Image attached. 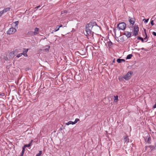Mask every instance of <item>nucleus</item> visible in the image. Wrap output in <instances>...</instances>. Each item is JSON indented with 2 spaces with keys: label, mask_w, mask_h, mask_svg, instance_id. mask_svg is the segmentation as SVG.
Instances as JSON below:
<instances>
[{
  "label": "nucleus",
  "mask_w": 156,
  "mask_h": 156,
  "mask_svg": "<svg viewBox=\"0 0 156 156\" xmlns=\"http://www.w3.org/2000/svg\"><path fill=\"white\" fill-rule=\"evenodd\" d=\"M99 27L95 22H90L86 25V32L89 36L93 35V31H95Z\"/></svg>",
  "instance_id": "f257e3e1"
},
{
  "label": "nucleus",
  "mask_w": 156,
  "mask_h": 156,
  "mask_svg": "<svg viewBox=\"0 0 156 156\" xmlns=\"http://www.w3.org/2000/svg\"><path fill=\"white\" fill-rule=\"evenodd\" d=\"M126 24L124 22H122L118 24L117 27L119 30H124L126 28Z\"/></svg>",
  "instance_id": "f03ea898"
},
{
  "label": "nucleus",
  "mask_w": 156,
  "mask_h": 156,
  "mask_svg": "<svg viewBox=\"0 0 156 156\" xmlns=\"http://www.w3.org/2000/svg\"><path fill=\"white\" fill-rule=\"evenodd\" d=\"M133 72L131 71L128 72L123 77V78L126 80H128L130 78Z\"/></svg>",
  "instance_id": "7ed1b4c3"
},
{
  "label": "nucleus",
  "mask_w": 156,
  "mask_h": 156,
  "mask_svg": "<svg viewBox=\"0 0 156 156\" xmlns=\"http://www.w3.org/2000/svg\"><path fill=\"white\" fill-rule=\"evenodd\" d=\"M16 30L13 28H10L9 30L7 31V33L8 34H13L16 32Z\"/></svg>",
  "instance_id": "20e7f679"
},
{
  "label": "nucleus",
  "mask_w": 156,
  "mask_h": 156,
  "mask_svg": "<svg viewBox=\"0 0 156 156\" xmlns=\"http://www.w3.org/2000/svg\"><path fill=\"white\" fill-rule=\"evenodd\" d=\"M139 31V27L137 26H135L134 27L133 35L136 36L138 35V32Z\"/></svg>",
  "instance_id": "39448f33"
},
{
  "label": "nucleus",
  "mask_w": 156,
  "mask_h": 156,
  "mask_svg": "<svg viewBox=\"0 0 156 156\" xmlns=\"http://www.w3.org/2000/svg\"><path fill=\"white\" fill-rule=\"evenodd\" d=\"M145 142L149 144L150 143L151 138L150 135H148L144 138Z\"/></svg>",
  "instance_id": "423d86ee"
},
{
  "label": "nucleus",
  "mask_w": 156,
  "mask_h": 156,
  "mask_svg": "<svg viewBox=\"0 0 156 156\" xmlns=\"http://www.w3.org/2000/svg\"><path fill=\"white\" fill-rule=\"evenodd\" d=\"M123 141L124 142V143H127L129 142V140L128 138V136H126L124 137L123 139Z\"/></svg>",
  "instance_id": "0eeeda50"
},
{
  "label": "nucleus",
  "mask_w": 156,
  "mask_h": 156,
  "mask_svg": "<svg viewBox=\"0 0 156 156\" xmlns=\"http://www.w3.org/2000/svg\"><path fill=\"white\" fill-rule=\"evenodd\" d=\"M124 35H126L128 38H129L130 37L131 34L129 32L126 31L124 33Z\"/></svg>",
  "instance_id": "6e6552de"
},
{
  "label": "nucleus",
  "mask_w": 156,
  "mask_h": 156,
  "mask_svg": "<svg viewBox=\"0 0 156 156\" xmlns=\"http://www.w3.org/2000/svg\"><path fill=\"white\" fill-rule=\"evenodd\" d=\"M154 147L153 146H149L145 147V150H146L147 148H150L151 150V151L153 150L154 149Z\"/></svg>",
  "instance_id": "1a4fd4ad"
},
{
  "label": "nucleus",
  "mask_w": 156,
  "mask_h": 156,
  "mask_svg": "<svg viewBox=\"0 0 156 156\" xmlns=\"http://www.w3.org/2000/svg\"><path fill=\"white\" fill-rule=\"evenodd\" d=\"M39 31V28L37 27H36L34 29V35H37L38 34V32Z\"/></svg>",
  "instance_id": "9d476101"
},
{
  "label": "nucleus",
  "mask_w": 156,
  "mask_h": 156,
  "mask_svg": "<svg viewBox=\"0 0 156 156\" xmlns=\"http://www.w3.org/2000/svg\"><path fill=\"white\" fill-rule=\"evenodd\" d=\"M117 62L119 63H120L122 62H124L125 60L124 59L118 58L117 60Z\"/></svg>",
  "instance_id": "9b49d317"
},
{
  "label": "nucleus",
  "mask_w": 156,
  "mask_h": 156,
  "mask_svg": "<svg viewBox=\"0 0 156 156\" xmlns=\"http://www.w3.org/2000/svg\"><path fill=\"white\" fill-rule=\"evenodd\" d=\"M62 27V25H61L60 26H59L58 25L57 26V27H56V28H57V27H58L57 29H55L54 30H53V32H56V31H58L59 30V28Z\"/></svg>",
  "instance_id": "f8f14e48"
},
{
  "label": "nucleus",
  "mask_w": 156,
  "mask_h": 156,
  "mask_svg": "<svg viewBox=\"0 0 156 156\" xmlns=\"http://www.w3.org/2000/svg\"><path fill=\"white\" fill-rule=\"evenodd\" d=\"M10 9V8H9V7L6 8H5L3 9V11L5 12H7Z\"/></svg>",
  "instance_id": "ddd939ff"
},
{
  "label": "nucleus",
  "mask_w": 156,
  "mask_h": 156,
  "mask_svg": "<svg viewBox=\"0 0 156 156\" xmlns=\"http://www.w3.org/2000/svg\"><path fill=\"white\" fill-rule=\"evenodd\" d=\"M9 55L11 57H14L15 56L14 52L12 51L9 54Z\"/></svg>",
  "instance_id": "4468645a"
},
{
  "label": "nucleus",
  "mask_w": 156,
  "mask_h": 156,
  "mask_svg": "<svg viewBox=\"0 0 156 156\" xmlns=\"http://www.w3.org/2000/svg\"><path fill=\"white\" fill-rule=\"evenodd\" d=\"M132 56V54H129L128 55L126 58V59H129L131 58Z\"/></svg>",
  "instance_id": "2eb2a0df"
},
{
  "label": "nucleus",
  "mask_w": 156,
  "mask_h": 156,
  "mask_svg": "<svg viewBox=\"0 0 156 156\" xmlns=\"http://www.w3.org/2000/svg\"><path fill=\"white\" fill-rule=\"evenodd\" d=\"M129 22L131 24H132V25H133V24L135 23V22L134 21H133V20H132V19H129Z\"/></svg>",
  "instance_id": "dca6fc26"
},
{
  "label": "nucleus",
  "mask_w": 156,
  "mask_h": 156,
  "mask_svg": "<svg viewBox=\"0 0 156 156\" xmlns=\"http://www.w3.org/2000/svg\"><path fill=\"white\" fill-rule=\"evenodd\" d=\"M118 100V96L116 95L114 96V102H116Z\"/></svg>",
  "instance_id": "f3484780"
},
{
  "label": "nucleus",
  "mask_w": 156,
  "mask_h": 156,
  "mask_svg": "<svg viewBox=\"0 0 156 156\" xmlns=\"http://www.w3.org/2000/svg\"><path fill=\"white\" fill-rule=\"evenodd\" d=\"M28 34H29L30 35H34V32L33 31H31L28 32Z\"/></svg>",
  "instance_id": "a211bd4d"
},
{
  "label": "nucleus",
  "mask_w": 156,
  "mask_h": 156,
  "mask_svg": "<svg viewBox=\"0 0 156 156\" xmlns=\"http://www.w3.org/2000/svg\"><path fill=\"white\" fill-rule=\"evenodd\" d=\"M67 12L66 11L64 10L63 12V11L62 12L61 15H62V16H64V15H63V14L64 13L66 14V13H67Z\"/></svg>",
  "instance_id": "6ab92c4d"
},
{
  "label": "nucleus",
  "mask_w": 156,
  "mask_h": 156,
  "mask_svg": "<svg viewBox=\"0 0 156 156\" xmlns=\"http://www.w3.org/2000/svg\"><path fill=\"white\" fill-rule=\"evenodd\" d=\"M144 31L145 32V33L146 35V37L144 39V40H146L147 39V34L146 33V31L145 29H144Z\"/></svg>",
  "instance_id": "aec40b11"
},
{
  "label": "nucleus",
  "mask_w": 156,
  "mask_h": 156,
  "mask_svg": "<svg viewBox=\"0 0 156 156\" xmlns=\"http://www.w3.org/2000/svg\"><path fill=\"white\" fill-rule=\"evenodd\" d=\"M42 153V151H39V153L38 154H37L36 155V156H40L41 154Z\"/></svg>",
  "instance_id": "412c9836"
},
{
  "label": "nucleus",
  "mask_w": 156,
  "mask_h": 156,
  "mask_svg": "<svg viewBox=\"0 0 156 156\" xmlns=\"http://www.w3.org/2000/svg\"><path fill=\"white\" fill-rule=\"evenodd\" d=\"M47 47H48V48H47L44 49V51H48L50 48V46H47Z\"/></svg>",
  "instance_id": "4be33fe9"
},
{
  "label": "nucleus",
  "mask_w": 156,
  "mask_h": 156,
  "mask_svg": "<svg viewBox=\"0 0 156 156\" xmlns=\"http://www.w3.org/2000/svg\"><path fill=\"white\" fill-rule=\"evenodd\" d=\"M31 146L30 145V144H25V145L23 146L25 147H30V146Z\"/></svg>",
  "instance_id": "5701e85b"
},
{
  "label": "nucleus",
  "mask_w": 156,
  "mask_h": 156,
  "mask_svg": "<svg viewBox=\"0 0 156 156\" xmlns=\"http://www.w3.org/2000/svg\"><path fill=\"white\" fill-rule=\"evenodd\" d=\"M137 38L138 39L142 41V42H144V39L143 38H142L141 37H138Z\"/></svg>",
  "instance_id": "b1692460"
},
{
  "label": "nucleus",
  "mask_w": 156,
  "mask_h": 156,
  "mask_svg": "<svg viewBox=\"0 0 156 156\" xmlns=\"http://www.w3.org/2000/svg\"><path fill=\"white\" fill-rule=\"evenodd\" d=\"M23 54L22 53H20L17 55L16 57L18 58H19L20 57H21L23 55Z\"/></svg>",
  "instance_id": "393cba45"
},
{
  "label": "nucleus",
  "mask_w": 156,
  "mask_h": 156,
  "mask_svg": "<svg viewBox=\"0 0 156 156\" xmlns=\"http://www.w3.org/2000/svg\"><path fill=\"white\" fill-rule=\"evenodd\" d=\"M24 51L23 52L27 53L28 50V49L24 48Z\"/></svg>",
  "instance_id": "a878e982"
},
{
  "label": "nucleus",
  "mask_w": 156,
  "mask_h": 156,
  "mask_svg": "<svg viewBox=\"0 0 156 156\" xmlns=\"http://www.w3.org/2000/svg\"><path fill=\"white\" fill-rule=\"evenodd\" d=\"M19 23V22L18 21H16L14 22V23L15 24V26H18Z\"/></svg>",
  "instance_id": "bb28decb"
},
{
  "label": "nucleus",
  "mask_w": 156,
  "mask_h": 156,
  "mask_svg": "<svg viewBox=\"0 0 156 156\" xmlns=\"http://www.w3.org/2000/svg\"><path fill=\"white\" fill-rule=\"evenodd\" d=\"M71 121H69L68 122H67L66 123V125H69L70 124H71Z\"/></svg>",
  "instance_id": "cd10ccee"
},
{
  "label": "nucleus",
  "mask_w": 156,
  "mask_h": 156,
  "mask_svg": "<svg viewBox=\"0 0 156 156\" xmlns=\"http://www.w3.org/2000/svg\"><path fill=\"white\" fill-rule=\"evenodd\" d=\"M143 20H145V21L144 22L145 23H147V22H148V21L149 20V19H147V20H146L145 19H144Z\"/></svg>",
  "instance_id": "c85d7f7f"
},
{
  "label": "nucleus",
  "mask_w": 156,
  "mask_h": 156,
  "mask_svg": "<svg viewBox=\"0 0 156 156\" xmlns=\"http://www.w3.org/2000/svg\"><path fill=\"white\" fill-rule=\"evenodd\" d=\"M79 121V119H75L74 122H75L76 123H77V122Z\"/></svg>",
  "instance_id": "c756f323"
},
{
  "label": "nucleus",
  "mask_w": 156,
  "mask_h": 156,
  "mask_svg": "<svg viewBox=\"0 0 156 156\" xmlns=\"http://www.w3.org/2000/svg\"><path fill=\"white\" fill-rule=\"evenodd\" d=\"M23 53V55L25 56H27V53L23 52L22 53Z\"/></svg>",
  "instance_id": "7c9ffc66"
},
{
  "label": "nucleus",
  "mask_w": 156,
  "mask_h": 156,
  "mask_svg": "<svg viewBox=\"0 0 156 156\" xmlns=\"http://www.w3.org/2000/svg\"><path fill=\"white\" fill-rule=\"evenodd\" d=\"M151 24L152 26H153L154 24V23L153 20H151Z\"/></svg>",
  "instance_id": "2f4dec72"
},
{
  "label": "nucleus",
  "mask_w": 156,
  "mask_h": 156,
  "mask_svg": "<svg viewBox=\"0 0 156 156\" xmlns=\"http://www.w3.org/2000/svg\"><path fill=\"white\" fill-rule=\"evenodd\" d=\"M152 34L154 36H156V33L154 32H153Z\"/></svg>",
  "instance_id": "473e14b6"
},
{
  "label": "nucleus",
  "mask_w": 156,
  "mask_h": 156,
  "mask_svg": "<svg viewBox=\"0 0 156 156\" xmlns=\"http://www.w3.org/2000/svg\"><path fill=\"white\" fill-rule=\"evenodd\" d=\"M4 95L5 94L4 93H1V94H0V96H4Z\"/></svg>",
  "instance_id": "72a5a7b5"
},
{
  "label": "nucleus",
  "mask_w": 156,
  "mask_h": 156,
  "mask_svg": "<svg viewBox=\"0 0 156 156\" xmlns=\"http://www.w3.org/2000/svg\"><path fill=\"white\" fill-rule=\"evenodd\" d=\"M25 148L23 146L22 148V151H23L24 153L25 149Z\"/></svg>",
  "instance_id": "f704fd0d"
},
{
  "label": "nucleus",
  "mask_w": 156,
  "mask_h": 156,
  "mask_svg": "<svg viewBox=\"0 0 156 156\" xmlns=\"http://www.w3.org/2000/svg\"><path fill=\"white\" fill-rule=\"evenodd\" d=\"M4 12H5L3 11V10L2 11L0 12V13L1 14V15H2L3 14Z\"/></svg>",
  "instance_id": "c9c22d12"
},
{
  "label": "nucleus",
  "mask_w": 156,
  "mask_h": 156,
  "mask_svg": "<svg viewBox=\"0 0 156 156\" xmlns=\"http://www.w3.org/2000/svg\"><path fill=\"white\" fill-rule=\"evenodd\" d=\"M4 59L6 60H7V61H8L9 60V59H8V58L7 57H4Z\"/></svg>",
  "instance_id": "e433bc0d"
},
{
  "label": "nucleus",
  "mask_w": 156,
  "mask_h": 156,
  "mask_svg": "<svg viewBox=\"0 0 156 156\" xmlns=\"http://www.w3.org/2000/svg\"><path fill=\"white\" fill-rule=\"evenodd\" d=\"M156 108V102L155 103V104L154 105L153 107V108L154 109Z\"/></svg>",
  "instance_id": "4c0bfd02"
},
{
  "label": "nucleus",
  "mask_w": 156,
  "mask_h": 156,
  "mask_svg": "<svg viewBox=\"0 0 156 156\" xmlns=\"http://www.w3.org/2000/svg\"><path fill=\"white\" fill-rule=\"evenodd\" d=\"M24 154V153L23 151H22L20 156H23Z\"/></svg>",
  "instance_id": "58836bf2"
},
{
  "label": "nucleus",
  "mask_w": 156,
  "mask_h": 156,
  "mask_svg": "<svg viewBox=\"0 0 156 156\" xmlns=\"http://www.w3.org/2000/svg\"><path fill=\"white\" fill-rule=\"evenodd\" d=\"M71 124L72 125H73V124H76V123L75 122H72V121H71Z\"/></svg>",
  "instance_id": "ea45409f"
},
{
  "label": "nucleus",
  "mask_w": 156,
  "mask_h": 156,
  "mask_svg": "<svg viewBox=\"0 0 156 156\" xmlns=\"http://www.w3.org/2000/svg\"><path fill=\"white\" fill-rule=\"evenodd\" d=\"M141 49L142 50H144L145 51L146 50L144 48H142Z\"/></svg>",
  "instance_id": "a19ab883"
},
{
  "label": "nucleus",
  "mask_w": 156,
  "mask_h": 156,
  "mask_svg": "<svg viewBox=\"0 0 156 156\" xmlns=\"http://www.w3.org/2000/svg\"><path fill=\"white\" fill-rule=\"evenodd\" d=\"M40 7V6L39 5L38 6H37L36 7H35V9H38V8H39Z\"/></svg>",
  "instance_id": "79ce46f5"
},
{
  "label": "nucleus",
  "mask_w": 156,
  "mask_h": 156,
  "mask_svg": "<svg viewBox=\"0 0 156 156\" xmlns=\"http://www.w3.org/2000/svg\"><path fill=\"white\" fill-rule=\"evenodd\" d=\"M32 141H33V140H31L30 141V143L29 144H30V145H31V143H32Z\"/></svg>",
  "instance_id": "37998d69"
},
{
  "label": "nucleus",
  "mask_w": 156,
  "mask_h": 156,
  "mask_svg": "<svg viewBox=\"0 0 156 156\" xmlns=\"http://www.w3.org/2000/svg\"><path fill=\"white\" fill-rule=\"evenodd\" d=\"M113 62H115V59L113 60Z\"/></svg>",
  "instance_id": "c03bdc74"
},
{
  "label": "nucleus",
  "mask_w": 156,
  "mask_h": 156,
  "mask_svg": "<svg viewBox=\"0 0 156 156\" xmlns=\"http://www.w3.org/2000/svg\"><path fill=\"white\" fill-rule=\"evenodd\" d=\"M58 27H57V28H56L55 29H57V28H58Z\"/></svg>",
  "instance_id": "a18cd8bd"
},
{
  "label": "nucleus",
  "mask_w": 156,
  "mask_h": 156,
  "mask_svg": "<svg viewBox=\"0 0 156 156\" xmlns=\"http://www.w3.org/2000/svg\"><path fill=\"white\" fill-rule=\"evenodd\" d=\"M0 94H1V93H0Z\"/></svg>",
  "instance_id": "49530a36"
}]
</instances>
